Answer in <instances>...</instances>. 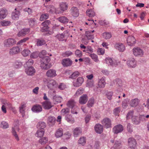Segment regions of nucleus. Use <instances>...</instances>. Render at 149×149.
<instances>
[{"label":"nucleus","mask_w":149,"mask_h":149,"mask_svg":"<svg viewBox=\"0 0 149 149\" xmlns=\"http://www.w3.org/2000/svg\"><path fill=\"white\" fill-rule=\"evenodd\" d=\"M43 81L45 83L47 84L48 88L50 89H53L57 87V84L54 80L44 78L43 79Z\"/></svg>","instance_id":"1"},{"label":"nucleus","mask_w":149,"mask_h":149,"mask_svg":"<svg viewBox=\"0 0 149 149\" xmlns=\"http://www.w3.org/2000/svg\"><path fill=\"white\" fill-rule=\"evenodd\" d=\"M19 125V120L17 119L15 120L13 124L14 127H12V131L13 135L17 141L19 140V139L15 131V130H17L18 131H19V129L18 127Z\"/></svg>","instance_id":"2"},{"label":"nucleus","mask_w":149,"mask_h":149,"mask_svg":"<svg viewBox=\"0 0 149 149\" xmlns=\"http://www.w3.org/2000/svg\"><path fill=\"white\" fill-rule=\"evenodd\" d=\"M134 55L136 57H142L144 54L143 50L139 47L134 48L132 49Z\"/></svg>","instance_id":"3"},{"label":"nucleus","mask_w":149,"mask_h":149,"mask_svg":"<svg viewBox=\"0 0 149 149\" xmlns=\"http://www.w3.org/2000/svg\"><path fill=\"white\" fill-rule=\"evenodd\" d=\"M4 46L5 47H10L16 43L15 40L13 38H9L4 41Z\"/></svg>","instance_id":"4"},{"label":"nucleus","mask_w":149,"mask_h":149,"mask_svg":"<svg viewBox=\"0 0 149 149\" xmlns=\"http://www.w3.org/2000/svg\"><path fill=\"white\" fill-rule=\"evenodd\" d=\"M101 123L103 126L106 128H110L112 127L111 120L108 118H104L101 121Z\"/></svg>","instance_id":"5"},{"label":"nucleus","mask_w":149,"mask_h":149,"mask_svg":"<svg viewBox=\"0 0 149 149\" xmlns=\"http://www.w3.org/2000/svg\"><path fill=\"white\" fill-rule=\"evenodd\" d=\"M127 64L129 67L134 68L136 65V62L134 58L131 57L128 59Z\"/></svg>","instance_id":"6"},{"label":"nucleus","mask_w":149,"mask_h":149,"mask_svg":"<svg viewBox=\"0 0 149 149\" xmlns=\"http://www.w3.org/2000/svg\"><path fill=\"white\" fill-rule=\"evenodd\" d=\"M124 130L123 126L120 124L115 126L113 128V132L116 134L122 132Z\"/></svg>","instance_id":"7"},{"label":"nucleus","mask_w":149,"mask_h":149,"mask_svg":"<svg viewBox=\"0 0 149 149\" xmlns=\"http://www.w3.org/2000/svg\"><path fill=\"white\" fill-rule=\"evenodd\" d=\"M128 144L129 147L131 148L134 149L136 144V140L133 138L131 137L128 139Z\"/></svg>","instance_id":"8"},{"label":"nucleus","mask_w":149,"mask_h":149,"mask_svg":"<svg viewBox=\"0 0 149 149\" xmlns=\"http://www.w3.org/2000/svg\"><path fill=\"white\" fill-rule=\"evenodd\" d=\"M84 79L82 77H78L76 80H74L73 82L74 86L77 87L81 85L84 82Z\"/></svg>","instance_id":"9"},{"label":"nucleus","mask_w":149,"mask_h":149,"mask_svg":"<svg viewBox=\"0 0 149 149\" xmlns=\"http://www.w3.org/2000/svg\"><path fill=\"white\" fill-rule=\"evenodd\" d=\"M25 72L28 75L32 76L34 74L36 71L33 67L30 66L25 69Z\"/></svg>","instance_id":"10"},{"label":"nucleus","mask_w":149,"mask_h":149,"mask_svg":"<svg viewBox=\"0 0 149 149\" xmlns=\"http://www.w3.org/2000/svg\"><path fill=\"white\" fill-rule=\"evenodd\" d=\"M20 52V49L18 47H14L9 50V54L10 55H13L18 54Z\"/></svg>","instance_id":"11"},{"label":"nucleus","mask_w":149,"mask_h":149,"mask_svg":"<svg viewBox=\"0 0 149 149\" xmlns=\"http://www.w3.org/2000/svg\"><path fill=\"white\" fill-rule=\"evenodd\" d=\"M115 48L120 52H123L125 50V46L122 43H116L114 45Z\"/></svg>","instance_id":"12"},{"label":"nucleus","mask_w":149,"mask_h":149,"mask_svg":"<svg viewBox=\"0 0 149 149\" xmlns=\"http://www.w3.org/2000/svg\"><path fill=\"white\" fill-rule=\"evenodd\" d=\"M46 75L49 77H55L56 75V71L53 69L49 70L46 72Z\"/></svg>","instance_id":"13"},{"label":"nucleus","mask_w":149,"mask_h":149,"mask_svg":"<svg viewBox=\"0 0 149 149\" xmlns=\"http://www.w3.org/2000/svg\"><path fill=\"white\" fill-rule=\"evenodd\" d=\"M88 100V97L87 95L83 94L79 98V103L81 104H86Z\"/></svg>","instance_id":"14"},{"label":"nucleus","mask_w":149,"mask_h":149,"mask_svg":"<svg viewBox=\"0 0 149 149\" xmlns=\"http://www.w3.org/2000/svg\"><path fill=\"white\" fill-rule=\"evenodd\" d=\"M41 104L43 108L45 109H49L52 107L51 102L48 101H44Z\"/></svg>","instance_id":"15"},{"label":"nucleus","mask_w":149,"mask_h":149,"mask_svg":"<svg viewBox=\"0 0 149 149\" xmlns=\"http://www.w3.org/2000/svg\"><path fill=\"white\" fill-rule=\"evenodd\" d=\"M71 15L74 17H77L79 15V10L77 8L73 7H72L70 10Z\"/></svg>","instance_id":"16"},{"label":"nucleus","mask_w":149,"mask_h":149,"mask_svg":"<svg viewBox=\"0 0 149 149\" xmlns=\"http://www.w3.org/2000/svg\"><path fill=\"white\" fill-rule=\"evenodd\" d=\"M72 63V61L69 58L64 59L62 60V63L63 66L64 67L70 66Z\"/></svg>","instance_id":"17"},{"label":"nucleus","mask_w":149,"mask_h":149,"mask_svg":"<svg viewBox=\"0 0 149 149\" xmlns=\"http://www.w3.org/2000/svg\"><path fill=\"white\" fill-rule=\"evenodd\" d=\"M94 128L96 133L101 134L103 131V127L100 124H97L95 125Z\"/></svg>","instance_id":"18"},{"label":"nucleus","mask_w":149,"mask_h":149,"mask_svg":"<svg viewBox=\"0 0 149 149\" xmlns=\"http://www.w3.org/2000/svg\"><path fill=\"white\" fill-rule=\"evenodd\" d=\"M31 110L33 112L36 113H39L42 111V108L40 105L36 104L33 106L31 109Z\"/></svg>","instance_id":"19"},{"label":"nucleus","mask_w":149,"mask_h":149,"mask_svg":"<svg viewBox=\"0 0 149 149\" xmlns=\"http://www.w3.org/2000/svg\"><path fill=\"white\" fill-rule=\"evenodd\" d=\"M20 15V12L19 10L13 12L11 14L12 19L14 20H17L19 19Z\"/></svg>","instance_id":"20"},{"label":"nucleus","mask_w":149,"mask_h":149,"mask_svg":"<svg viewBox=\"0 0 149 149\" xmlns=\"http://www.w3.org/2000/svg\"><path fill=\"white\" fill-rule=\"evenodd\" d=\"M29 32V28L24 29L20 31L17 33V36L19 37L24 36L28 34Z\"/></svg>","instance_id":"21"},{"label":"nucleus","mask_w":149,"mask_h":149,"mask_svg":"<svg viewBox=\"0 0 149 149\" xmlns=\"http://www.w3.org/2000/svg\"><path fill=\"white\" fill-rule=\"evenodd\" d=\"M7 10L4 8L0 9V19L5 18L7 15Z\"/></svg>","instance_id":"22"},{"label":"nucleus","mask_w":149,"mask_h":149,"mask_svg":"<svg viewBox=\"0 0 149 149\" xmlns=\"http://www.w3.org/2000/svg\"><path fill=\"white\" fill-rule=\"evenodd\" d=\"M127 40L128 44L130 46H132L136 43V40L133 36H129Z\"/></svg>","instance_id":"23"},{"label":"nucleus","mask_w":149,"mask_h":149,"mask_svg":"<svg viewBox=\"0 0 149 149\" xmlns=\"http://www.w3.org/2000/svg\"><path fill=\"white\" fill-rule=\"evenodd\" d=\"M76 104V102L74 100H70L68 102L66 105L69 108L73 109L74 108H75Z\"/></svg>","instance_id":"24"},{"label":"nucleus","mask_w":149,"mask_h":149,"mask_svg":"<svg viewBox=\"0 0 149 149\" xmlns=\"http://www.w3.org/2000/svg\"><path fill=\"white\" fill-rule=\"evenodd\" d=\"M25 107L26 104L25 103H22L19 107V112L22 114V117H24V116Z\"/></svg>","instance_id":"25"},{"label":"nucleus","mask_w":149,"mask_h":149,"mask_svg":"<svg viewBox=\"0 0 149 149\" xmlns=\"http://www.w3.org/2000/svg\"><path fill=\"white\" fill-rule=\"evenodd\" d=\"M139 102V99L137 98L132 99L130 102V105L132 107H136L138 105Z\"/></svg>","instance_id":"26"},{"label":"nucleus","mask_w":149,"mask_h":149,"mask_svg":"<svg viewBox=\"0 0 149 149\" xmlns=\"http://www.w3.org/2000/svg\"><path fill=\"white\" fill-rule=\"evenodd\" d=\"M140 120L141 121L145 122L146 121L148 118H149V115L146 114H141L139 115V117Z\"/></svg>","instance_id":"27"},{"label":"nucleus","mask_w":149,"mask_h":149,"mask_svg":"<svg viewBox=\"0 0 149 149\" xmlns=\"http://www.w3.org/2000/svg\"><path fill=\"white\" fill-rule=\"evenodd\" d=\"M57 20L60 22L64 24L67 23L69 21L67 18L64 16L58 17L57 18Z\"/></svg>","instance_id":"28"},{"label":"nucleus","mask_w":149,"mask_h":149,"mask_svg":"<svg viewBox=\"0 0 149 149\" xmlns=\"http://www.w3.org/2000/svg\"><path fill=\"white\" fill-rule=\"evenodd\" d=\"M44 132V129H38L35 134V136L41 138L43 136Z\"/></svg>","instance_id":"29"},{"label":"nucleus","mask_w":149,"mask_h":149,"mask_svg":"<svg viewBox=\"0 0 149 149\" xmlns=\"http://www.w3.org/2000/svg\"><path fill=\"white\" fill-rule=\"evenodd\" d=\"M81 133V130L79 127H76L73 130V134L74 137H77Z\"/></svg>","instance_id":"30"},{"label":"nucleus","mask_w":149,"mask_h":149,"mask_svg":"<svg viewBox=\"0 0 149 149\" xmlns=\"http://www.w3.org/2000/svg\"><path fill=\"white\" fill-rule=\"evenodd\" d=\"M122 147V144L119 140L116 141L113 146V148L115 149H119Z\"/></svg>","instance_id":"31"},{"label":"nucleus","mask_w":149,"mask_h":149,"mask_svg":"<svg viewBox=\"0 0 149 149\" xmlns=\"http://www.w3.org/2000/svg\"><path fill=\"white\" fill-rule=\"evenodd\" d=\"M105 84L104 78L102 77L99 81L98 85L100 88H103L104 87Z\"/></svg>","instance_id":"32"},{"label":"nucleus","mask_w":149,"mask_h":149,"mask_svg":"<svg viewBox=\"0 0 149 149\" xmlns=\"http://www.w3.org/2000/svg\"><path fill=\"white\" fill-rule=\"evenodd\" d=\"M63 130L61 128H60L57 130L55 134V136L57 138L61 137L63 135Z\"/></svg>","instance_id":"33"},{"label":"nucleus","mask_w":149,"mask_h":149,"mask_svg":"<svg viewBox=\"0 0 149 149\" xmlns=\"http://www.w3.org/2000/svg\"><path fill=\"white\" fill-rule=\"evenodd\" d=\"M86 142V137L82 136L81 137L78 141L79 144H81L82 146L85 145Z\"/></svg>","instance_id":"34"},{"label":"nucleus","mask_w":149,"mask_h":149,"mask_svg":"<svg viewBox=\"0 0 149 149\" xmlns=\"http://www.w3.org/2000/svg\"><path fill=\"white\" fill-rule=\"evenodd\" d=\"M105 61L106 63L109 65L113 66L115 64V61H113L111 58H106L105 59Z\"/></svg>","instance_id":"35"},{"label":"nucleus","mask_w":149,"mask_h":149,"mask_svg":"<svg viewBox=\"0 0 149 149\" xmlns=\"http://www.w3.org/2000/svg\"><path fill=\"white\" fill-rule=\"evenodd\" d=\"M55 10L54 6L52 5H50L47 6V12L50 13H53Z\"/></svg>","instance_id":"36"},{"label":"nucleus","mask_w":149,"mask_h":149,"mask_svg":"<svg viewBox=\"0 0 149 149\" xmlns=\"http://www.w3.org/2000/svg\"><path fill=\"white\" fill-rule=\"evenodd\" d=\"M95 101V99L93 97L90 99L87 104V106L89 107H93Z\"/></svg>","instance_id":"37"},{"label":"nucleus","mask_w":149,"mask_h":149,"mask_svg":"<svg viewBox=\"0 0 149 149\" xmlns=\"http://www.w3.org/2000/svg\"><path fill=\"white\" fill-rule=\"evenodd\" d=\"M87 15L91 17H93L95 15V12L91 9L87 10L86 11Z\"/></svg>","instance_id":"38"},{"label":"nucleus","mask_w":149,"mask_h":149,"mask_svg":"<svg viewBox=\"0 0 149 149\" xmlns=\"http://www.w3.org/2000/svg\"><path fill=\"white\" fill-rule=\"evenodd\" d=\"M40 66L42 69L45 70L47 69L50 68L48 64L42 61H40Z\"/></svg>","instance_id":"39"},{"label":"nucleus","mask_w":149,"mask_h":149,"mask_svg":"<svg viewBox=\"0 0 149 149\" xmlns=\"http://www.w3.org/2000/svg\"><path fill=\"white\" fill-rule=\"evenodd\" d=\"M37 128L39 129H44L46 127V124L45 123L40 122L38 123L37 125Z\"/></svg>","instance_id":"40"},{"label":"nucleus","mask_w":149,"mask_h":149,"mask_svg":"<svg viewBox=\"0 0 149 149\" xmlns=\"http://www.w3.org/2000/svg\"><path fill=\"white\" fill-rule=\"evenodd\" d=\"M85 36L88 39H93L94 38L93 34L91 33V31H86Z\"/></svg>","instance_id":"41"},{"label":"nucleus","mask_w":149,"mask_h":149,"mask_svg":"<svg viewBox=\"0 0 149 149\" xmlns=\"http://www.w3.org/2000/svg\"><path fill=\"white\" fill-rule=\"evenodd\" d=\"M56 121L55 118L54 117L49 116L48 117V123L50 125L51 124L52 125L54 124Z\"/></svg>","instance_id":"42"},{"label":"nucleus","mask_w":149,"mask_h":149,"mask_svg":"<svg viewBox=\"0 0 149 149\" xmlns=\"http://www.w3.org/2000/svg\"><path fill=\"white\" fill-rule=\"evenodd\" d=\"M129 102V101L128 99L124 100L122 102V107L123 109H126L128 106Z\"/></svg>","instance_id":"43"},{"label":"nucleus","mask_w":149,"mask_h":149,"mask_svg":"<svg viewBox=\"0 0 149 149\" xmlns=\"http://www.w3.org/2000/svg\"><path fill=\"white\" fill-rule=\"evenodd\" d=\"M132 122L135 124H138L140 123V120L139 118L136 116L132 117Z\"/></svg>","instance_id":"44"},{"label":"nucleus","mask_w":149,"mask_h":149,"mask_svg":"<svg viewBox=\"0 0 149 149\" xmlns=\"http://www.w3.org/2000/svg\"><path fill=\"white\" fill-rule=\"evenodd\" d=\"M31 52L28 49H24L22 52L21 54L23 56L26 57L30 54Z\"/></svg>","instance_id":"45"},{"label":"nucleus","mask_w":149,"mask_h":149,"mask_svg":"<svg viewBox=\"0 0 149 149\" xmlns=\"http://www.w3.org/2000/svg\"><path fill=\"white\" fill-rule=\"evenodd\" d=\"M50 61V59L48 56H45L42 58L40 60V61L46 63L47 64H48Z\"/></svg>","instance_id":"46"},{"label":"nucleus","mask_w":149,"mask_h":149,"mask_svg":"<svg viewBox=\"0 0 149 149\" xmlns=\"http://www.w3.org/2000/svg\"><path fill=\"white\" fill-rule=\"evenodd\" d=\"M10 22L9 21L3 20L0 22V26H8L10 24Z\"/></svg>","instance_id":"47"},{"label":"nucleus","mask_w":149,"mask_h":149,"mask_svg":"<svg viewBox=\"0 0 149 149\" xmlns=\"http://www.w3.org/2000/svg\"><path fill=\"white\" fill-rule=\"evenodd\" d=\"M48 141V139L46 137H44L40 139L39 141V142L41 144L43 145L46 143Z\"/></svg>","instance_id":"48"},{"label":"nucleus","mask_w":149,"mask_h":149,"mask_svg":"<svg viewBox=\"0 0 149 149\" xmlns=\"http://www.w3.org/2000/svg\"><path fill=\"white\" fill-rule=\"evenodd\" d=\"M49 18V15L47 13H44L42 14L40 17V20L43 21L45 19H47Z\"/></svg>","instance_id":"49"},{"label":"nucleus","mask_w":149,"mask_h":149,"mask_svg":"<svg viewBox=\"0 0 149 149\" xmlns=\"http://www.w3.org/2000/svg\"><path fill=\"white\" fill-rule=\"evenodd\" d=\"M68 7V5L66 3H62L60 5V9L63 11L66 10L67 9Z\"/></svg>","instance_id":"50"},{"label":"nucleus","mask_w":149,"mask_h":149,"mask_svg":"<svg viewBox=\"0 0 149 149\" xmlns=\"http://www.w3.org/2000/svg\"><path fill=\"white\" fill-rule=\"evenodd\" d=\"M104 38L106 39H109L112 37V35L110 33L104 32L103 34Z\"/></svg>","instance_id":"51"},{"label":"nucleus","mask_w":149,"mask_h":149,"mask_svg":"<svg viewBox=\"0 0 149 149\" xmlns=\"http://www.w3.org/2000/svg\"><path fill=\"white\" fill-rule=\"evenodd\" d=\"M0 126L3 129H6L8 127L9 125L5 121H2L0 124Z\"/></svg>","instance_id":"52"},{"label":"nucleus","mask_w":149,"mask_h":149,"mask_svg":"<svg viewBox=\"0 0 149 149\" xmlns=\"http://www.w3.org/2000/svg\"><path fill=\"white\" fill-rule=\"evenodd\" d=\"M80 73L78 71H75L73 72L70 77L72 79H75L79 75Z\"/></svg>","instance_id":"53"},{"label":"nucleus","mask_w":149,"mask_h":149,"mask_svg":"<svg viewBox=\"0 0 149 149\" xmlns=\"http://www.w3.org/2000/svg\"><path fill=\"white\" fill-rule=\"evenodd\" d=\"M28 22L31 26H33L36 22V20L34 18H31L28 19Z\"/></svg>","instance_id":"54"},{"label":"nucleus","mask_w":149,"mask_h":149,"mask_svg":"<svg viewBox=\"0 0 149 149\" xmlns=\"http://www.w3.org/2000/svg\"><path fill=\"white\" fill-rule=\"evenodd\" d=\"M90 56L95 62H98L99 60L98 59L97 56L94 54H91Z\"/></svg>","instance_id":"55"},{"label":"nucleus","mask_w":149,"mask_h":149,"mask_svg":"<svg viewBox=\"0 0 149 149\" xmlns=\"http://www.w3.org/2000/svg\"><path fill=\"white\" fill-rule=\"evenodd\" d=\"M70 109L68 108H66L62 109L61 111V113L64 115L65 114H68L70 112Z\"/></svg>","instance_id":"56"},{"label":"nucleus","mask_w":149,"mask_h":149,"mask_svg":"<svg viewBox=\"0 0 149 149\" xmlns=\"http://www.w3.org/2000/svg\"><path fill=\"white\" fill-rule=\"evenodd\" d=\"M65 34L61 33L58 34L56 35V37L60 41H63L65 36Z\"/></svg>","instance_id":"57"},{"label":"nucleus","mask_w":149,"mask_h":149,"mask_svg":"<svg viewBox=\"0 0 149 149\" xmlns=\"http://www.w3.org/2000/svg\"><path fill=\"white\" fill-rule=\"evenodd\" d=\"M72 54L73 53L71 52L68 51L63 53L62 55L64 57H68L71 56Z\"/></svg>","instance_id":"58"},{"label":"nucleus","mask_w":149,"mask_h":149,"mask_svg":"<svg viewBox=\"0 0 149 149\" xmlns=\"http://www.w3.org/2000/svg\"><path fill=\"white\" fill-rule=\"evenodd\" d=\"M71 135V134L69 132H67L65 133L64 134L63 138L64 139H68L70 138Z\"/></svg>","instance_id":"59"},{"label":"nucleus","mask_w":149,"mask_h":149,"mask_svg":"<svg viewBox=\"0 0 149 149\" xmlns=\"http://www.w3.org/2000/svg\"><path fill=\"white\" fill-rule=\"evenodd\" d=\"M39 55L38 52H37L32 53L30 57L31 58H36L38 57Z\"/></svg>","instance_id":"60"},{"label":"nucleus","mask_w":149,"mask_h":149,"mask_svg":"<svg viewBox=\"0 0 149 149\" xmlns=\"http://www.w3.org/2000/svg\"><path fill=\"white\" fill-rule=\"evenodd\" d=\"M120 111V107H118L116 108L113 110V112L114 114L117 116L119 113Z\"/></svg>","instance_id":"61"},{"label":"nucleus","mask_w":149,"mask_h":149,"mask_svg":"<svg viewBox=\"0 0 149 149\" xmlns=\"http://www.w3.org/2000/svg\"><path fill=\"white\" fill-rule=\"evenodd\" d=\"M94 82L93 81H89L87 82L86 87L88 88H91L94 86Z\"/></svg>","instance_id":"62"},{"label":"nucleus","mask_w":149,"mask_h":149,"mask_svg":"<svg viewBox=\"0 0 149 149\" xmlns=\"http://www.w3.org/2000/svg\"><path fill=\"white\" fill-rule=\"evenodd\" d=\"M134 113V111L133 110L129 111L127 113L126 116L127 119H129L131 118Z\"/></svg>","instance_id":"63"},{"label":"nucleus","mask_w":149,"mask_h":149,"mask_svg":"<svg viewBox=\"0 0 149 149\" xmlns=\"http://www.w3.org/2000/svg\"><path fill=\"white\" fill-rule=\"evenodd\" d=\"M75 54L76 56L79 57H81L82 55L81 52L79 49L76 50L75 51Z\"/></svg>","instance_id":"64"}]
</instances>
